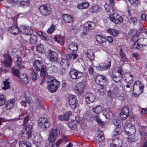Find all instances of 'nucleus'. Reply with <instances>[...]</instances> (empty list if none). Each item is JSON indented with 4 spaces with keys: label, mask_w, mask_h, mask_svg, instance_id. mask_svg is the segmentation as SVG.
<instances>
[{
    "label": "nucleus",
    "mask_w": 147,
    "mask_h": 147,
    "mask_svg": "<svg viewBox=\"0 0 147 147\" xmlns=\"http://www.w3.org/2000/svg\"><path fill=\"white\" fill-rule=\"evenodd\" d=\"M128 21L130 23H132L134 24H135L137 22V20L136 17H130L128 19Z\"/></svg>",
    "instance_id": "obj_58"
},
{
    "label": "nucleus",
    "mask_w": 147,
    "mask_h": 147,
    "mask_svg": "<svg viewBox=\"0 0 147 147\" xmlns=\"http://www.w3.org/2000/svg\"><path fill=\"white\" fill-rule=\"evenodd\" d=\"M85 86L82 82H80L77 83L76 86L75 90L76 92L78 94H80L83 92Z\"/></svg>",
    "instance_id": "obj_17"
},
{
    "label": "nucleus",
    "mask_w": 147,
    "mask_h": 147,
    "mask_svg": "<svg viewBox=\"0 0 147 147\" xmlns=\"http://www.w3.org/2000/svg\"><path fill=\"white\" fill-rule=\"evenodd\" d=\"M40 14L44 16L49 15L51 12V9L48 5H42L38 8Z\"/></svg>",
    "instance_id": "obj_3"
},
{
    "label": "nucleus",
    "mask_w": 147,
    "mask_h": 147,
    "mask_svg": "<svg viewBox=\"0 0 147 147\" xmlns=\"http://www.w3.org/2000/svg\"><path fill=\"white\" fill-rule=\"evenodd\" d=\"M140 45L137 41L134 42L131 46V48L134 50L138 49Z\"/></svg>",
    "instance_id": "obj_60"
},
{
    "label": "nucleus",
    "mask_w": 147,
    "mask_h": 147,
    "mask_svg": "<svg viewBox=\"0 0 147 147\" xmlns=\"http://www.w3.org/2000/svg\"><path fill=\"white\" fill-rule=\"evenodd\" d=\"M128 141L129 142H133L135 141L136 140V137L134 135L129 136Z\"/></svg>",
    "instance_id": "obj_63"
},
{
    "label": "nucleus",
    "mask_w": 147,
    "mask_h": 147,
    "mask_svg": "<svg viewBox=\"0 0 147 147\" xmlns=\"http://www.w3.org/2000/svg\"><path fill=\"white\" fill-rule=\"evenodd\" d=\"M55 26L53 24H52L50 28L47 30V32L49 34L52 33L55 30Z\"/></svg>",
    "instance_id": "obj_59"
},
{
    "label": "nucleus",
    "mask_w": 147,
    "mask_h": 147,
    "mask_svg": "<svg viewBox=\"0 0 147 147\" xmlns=\"http://www.w3.org/2000/svg\"><path fill=\"white\" fill-rule=\"evenodd\" d=\"M120 55L121 56L120 60L123 62L127 61V59L125 57V54L123 52V50L121 49L119 52Z\"/></svg>",
    "instance_id": "obj_37"
},
{
    "label": "nucleus",
    "mask_w": 147,
    "mask_h": 147,
    "mask_svg": "<svg viewBox=\"0 0 147 147\" xmlns=\"http://www.w3.org/2000/svg\"><path fill=\"white\" fill-rule=\"evenodd\" d=\"M42 65V61L38 60H36L34 61L33 63V67L37 71H39L40 68Z\"/></svg>",
    "instance_id": "obj_24"
},
{
    "label": "nucleus",
    "mask_w": 147,
    "mask_h": 147,
    "mask_svg": "<svg viewBox=\"0 0 147 147\" xmlns=\"http://www.w3.org/2000/svg\"><path fill=\"white\" fill-rule=\"evenodd\" d=\"M119 91L120 90L116 87L114 88L113 90V92L115 96L118 97L120 100H123L126 97V93H121L120 95H118Z\"/></svg>",
    "instance_id": "obj_16"
},
{
    "label": "nucleus",
    "mask_w": 147,
    "mask_h": 147,
    "mask_svg": "<svg viewBox=\"0 0 147 147\" xmlns=\"http://www.w3.org/2000/svg\"><path fill=\"white\" fill-rule=\"evenodd\" d=\"M105 87H102L98 89L97 92L100 95L103 96L105 94Z\"/></svg>",
    "instance_id": "obj_55"
},
{
    "label": "nucleus",
    "mask_w": 147,
    "mask_h": 147,
    "mask_svg": "<svg viewBox=\"0 0 147 147\" xmlns=\"http://www.w3.org/2000/svg\"><path fill=\"white\" fill-rule=\"evenodd\" d=\"M111 66V62L109 60L105 61L102 65L96 66V69L99 71H103L109 69Z\"/></svg>",
    "instance_id": "obj_6"
},
{
    "label": "nucleus",
    "mask_w": 147,
    "mask_h": 147,
    "mask_svg": "<svg viewBox=\"0 0 147 147\" xmlns=\"http://www.w3.org/2000/svg\"><path fill=\"white\" fill-rule=\"evenodd\" d=\"M121 77L123 79L129 84H131L132 83V76L130 73H125L124 74L121 75Z\"/></svg>",
    "instance_id": "obj_15"
},
{
    "label": "nucleus",
    "mask_w": 147,
    "mask_h": 147,
    "mask_svg": "<svg viewBox=\"0 0 147 147\" xmlns=\"http://www.w3.org/2000/svg\"><path fill=\"white\" fill-rule=\"evenodd\" d=\"M47 83L48 90L51 92H55L57 90L60 84L59 82L57 80L52 78L48 80Z\"/></svg>",
    "instance_id": "obj_1"
},
{
    "label": "nucleus",
    "mask_w": 147,
    "mask_h": 147,
    "mask_svg": "<svg viewBox=\"0 0 147 147\" xmlns=\"http://www.w3.org/2000/svg\"><path fill=\"white\" fill-rule=\"evenodd\" d=\"M57 138L53 136H52V135H50L49 134L48 140L49 142L53 143L55 142V140Z\"/></svg>",
    "instance_id": "obj_56"
},
{
    "label": "nucleus",
    "mask_w": 147,
    "mask_h": 147,
    "mask_svg": "<svg viewBox=\"0 0 147 147\" xmlns=\"http://www.w3.org/2000/svg\"><path fill=\"white\" fill-rule=\"evenodd\" d=\"M18 78H20L21 82L25 84H27L30 80V77L25 74H21Z\"/></svg>",
    "instance_id": "obj_23"
},
{
    "label": "nucleus",
    "mask_w": 147,
    "mask_h": 147,
    "mask_svg": "<svg viewBox=\"0 0 147 147\" xmlns=\"http://www.w3.org/2000/svg\"><path fill=\"white\" fill-rule=\"evenodd\" d=\"M50 134L57 138L60 134V132L57 128H53L51 131Z\"/></svg>",
    "instance_id": "obj_32"
},
{
    "label": "nucleus",
    "mask_w": 147,
    "mask_h": 147,
    "mask_svg": "<svg viewBox=\"0 0 147 147\" xmlns=\"http://www.w3.org/2000/svg\"><path fill=\"white\" fill-rule=\"evenodd\" d=\"M99 8V7L98 5L93 6L90 9V11L91 13L97 12L98 11Z\"/></svg>",
    "instance_id": "obj_48"
},
{
    "label": "nucleus",
    "mask_w": 147,
    "mask_h": 147,
    "mask_svg": "<svg viewBox=\"0 0 147 147\" xmlns=\"http://www.w3.org/2000/svg\"><path fill=\"white\" fill-rule=\"evenodd\" d=\"M49 59L52 61H55L57 60L58 55L57 52L49 50L48 56Z\"/></svg>",
    "instance_id": "obj_19"
},
{
    "label": "nucleus",
    "mask_w": 147,
    "mask_h": 147,
    "mask_svg": "<svg viewBox=\"0 0 147 147\" xmlns=\"http://www.w3.org/2000/svg\"><path fill=\"white\" fill-rule=\"evenodd\" d=\"M69 49L73 52L77 51L78 46L77 44L75 42H72L69 46Z\"/></svg>",
    "instance_id": "obj_27"
},
{
    "label": "nucleus",
    "mask_w": 147,
    "mask_h": 147,
    "mask_svg": "<svg viewBox=\"0 0 147 147\" xmlns=\"http://www.w3.org/2000/svg\"><path fill=\"white\" fill-rule=\"evenodd\" d=\"M96 39L97 42L100 44H103L106 41V38L104 37L99 35H96Z\"/></svg>",
    "instance_id": "obj_31"
},
{
    "label": "nucleus",
    "mask_w": 147,
    "mask_h": 147,
    "mask_svg": "<svg viewBox=\"0 0 147 147\" xmlns=\"http://www.w3.org/2000/svg\"><path fill=\"white\" fill-rule=\"evenodd\" d=\"M144 87L140 81H136L133 85V93L135 95H139L142 92Z\"/></svg>",
    "instance_id": "obj_2"
},
{
    "label": "nucleus",
    "mask_w": 147,
    "mask_h": 147,
    "mask_svg": "<svg viewBox=\"0 0 147 147\" xmlns=\"http://www.w3.org/2000/svg\"><path fill=\"white\" fill-rule=\"evenodd\" d=\"M68 102L71 108L74 109L77 105L78 102L76 96L74 95H71L69 96Z\"/></svg>",
    "instance_id": "obj_9"
},
{
    "label": "nucleus",
    "mask_w": 147,
    "mask_h": 147,
    "mask_svg": "<svg viewBox=\"0 0 147 147\" xmlns=\"http://www.w3.org/2000/svg\"><path fill=\"white\" fill-rule=\"evenodd\" d=\"M20 147H31L30 143L26 141H22L19 142Z\"/></svg>",
    "instance_id": "obj_36"
},
{
    "label": "nucleus",
    "mask_w": 147,
    "mask_h": 147,
    "mask_svg": "<svg viewBox=\"0 0 147 147\" xmlns=\"http://www.w3.org/2000/svg\"><path fill=\"white\" fill-rule=\"evenodd\" d=\"M30 75L33 81H35L37 78V73L33 71H32L30 72Z\"/></svg>",
    "instance_id": "obj_44"
},
{
    "label": "nucleus",
    "mask_w": 147,
    "mask_h": 147,
    "mask_svg": "<svg viewBox=\"0 0 147 147\" xmlns=\"http://www.w3.org/2000/svg\"><path fill=\"white\" fill-rule=\"evenodd\" d=\"M26 113H25L24 114V113H22L21 115H20L19 116L20 119H22V117H23V118H24V123L23 124H25L30 119V114H28L27 115Z\"/></svg>",
    "instance_id": "obj_29"
},
{
    "label": "nucleus",
    "mask_w": 147,
    "mask_h": 147,
    "mask_svg": "<svg viewBox=\"0 0 147 147\" xmlns=\"http://www.w3.org/2000/svg\"><path fill=\"white\" fill-rule=\"evenodd\" d=\"M3 84L4 85V86L2 88V89L5 90L7 89H9L10 88V83L9 82L5 80L3 82Z\"/></svg>",
    "instance_id": "obj_50"
},
{
    "label": "nucleus",
    "mask_w": 147,
    "mask_h": 147,
    "mask_svg": "<svg viewBox=\"0 0 147 147\" xmlns=\"http://www.w3.org/2000/svg\"><path fill=\"white\" fill-rule=\"evenodd\" d=\"M130 3L132 5L138 6L140 4L139 0H129Z\"/></svg>",
    "instance_id": "obj_51"
},
{
    "label": "nucleus",
    "mask_w": 147,
    "mask_h": 147,
    "mask_svg": "<svg viewBox=\"0 0 147 147\" xmlns=\"http://www.w3.org/2000/svg\"><path fill=\"white\" fill-rule=\"evenodd\" d=\"M57 138L53 136H52V135H50L49 134L48 140L49 142L53 143L55 142V140Z\"/></svg>",
    "instance_id": "obj_57"
},
{
    "label": "nucleus",
    "mask_w": 147,
    "mask_h": 147,
    "mask_svg": "<svg viewBox=\"0 0 147 147\" xmlns=\"http://www.w3.org/2000/svg\"><path fill=\"white\" fill-rule=\"evenodd\" d=\"M15 100L14 99H10L8 100L5 104V108L7 110H9L11 109L14 105Z\"/></svg>",
    "instance_id": "obj_26"
},
{
    "label": "nucleus",
    "mask_w": 147,
    "mask_h": 147,
    "mask_svg": "<svg viewBox=\"0 0 147 147\" xmlns=\"http://www.w3.org/2000/svg\"><path fill=\"white\" fill-rule=\"evenodd\" d=\"M115 70L116 71L115 74H116V75H118L119 76H121V75L122 72V69L121 67H116L115 68Z\"/></svg>",
    "instance_id": "obj_53"
},
{
    "label": "nucleus",
    "mask_w": 147,
    "mask_h": 147,
    "mask_svg": "<svg viewBox=\"0 0 147 147\" xmlns=\"http://www.w3.org/2000/svg\"><path fill=\"white\" fill-rule=\"evenodd\" d=\"M72 114L71 112L69 111L65 113L63 115L64 120L67 121Z\"/></svg>",
    "instance_id": "obj_49"
},
{
    "label": "nucleus",
    "mask_w": 147,
    "mask_h": 147,
    "mask_svg": "<svg viewBox=\"0 0 147 147\" xmlns=\"http://www.w3.org/2000/svg\"><path fill=\"white\" fill-rule=\"evenodd\" d=\"M93 111L95 113L98 114L101 112L102 108L101 106L98 105L95 106L92 109Z\"/></svg>",
    "instance_id": "obj_35"
},
{
    "label": "nucleus",
    "mask_w": 147,
    "mask_h": 147,
    "mask_svg": "<svg viewBox=\"0 0 147 147\" xmlns=\"http://www.w3.org/2000/svg\"><path fill=\"white\" fill-rule=\"evenodd\" d=\"M20 29L21 33L26 35H31L33 32L32 28L28 26H21Z\"/></svg>",
    "instance_id": "obj_10"
},
{
    "label": "nucleus",
    "mask_w": 147,
    "mask_h": 147,
    "mask_svg": "<svg viewBox=\"0 0 147 147\" xmlns=\"http://www.w3.org/2000/svg\"><path fill=\"white\" fill-rule=\"evenodd\" d=\"M36 48L37 51L39 52L42 53L44 52L43 45L41 44H38Z\"/></svg>",
    "instance_id": "obj_46"
},
{
    "label": "nucleus",
    "mask_w": 147,
    "mask_h": 147,
    "mask_svg": "<svg viewBox=\"0 0 147 147\" xmlns=\"http://www.w3.org/2000/svg\"><path fill=\"white\" fill-rule=\"evenodd\" d=\"M96 140L99 142H101L105 139V137L103 135V133L101 132L98 134L96 138Z\"/></svg>",
    "instance_id": "obj_41"
},
{
    "label": "nucleus",
    "mask_w": 147,
    "mask_h": 147,
    "mask_svg": "<svg viewBox=\"0 0 147 147\" xmlns=\"http://www.w3.org/2000/svg\"><path fill=\"white\" fill-rule=\"evenodd\" d=\"M69 74L70 78L73 79H79L83 75L82 72L78 71L74 69H70Z\"/></svg>",
    "instance_id": "obj_8"
},
{
    "label": "nucleus",
    "mask_w": 147,
    "mask_h": 147,
    "mask_svg": "<svg viewBox=\"0 0 147 147\" xmlns=\"http://www.w3.org/2000/svg\"><path fill=\"white\" fill-rule=\"evenodd\" d=\"M9 32L14 35H17L20 33V30L18 27L16 25L13 26L9 28Z\"/></svg>",
    "instance_id": "obj_20"
},
{
    "label": "nucleus",
    "mask_w": 147,
    "mask_h": 147,
    "mask_svg": "<svg viewBox=\"0 0 147 147\" xmlns=\"http://www.w3.org/2000/svg\"><path fill=\"white\" fill-rule=\"evenodd\" d=\"M63 20L66 23H70L72 20V18L71 16L69 15L64 14L63 16Z\"/></svg>",
    "instance_id": "obj_30"
},
{
    "label": "nucleus",
    "mask_w": 147,
    "mask_h": 147,
    "mask_svg": "<svg viewBox=\"0 0 147 147\" xmlns=\"http://www.w3.org/2000/svg\"><path fill=\"white\" fill-rule=\"evenodd\" d=\"M16 63L18 67H20L22 65V59L20 57L17 58Z\"/></svg>",
    "instance_id": "obj_61"
},
{
    "label": "nucleus",
    "mask_w": 147,
    "mask_h": 147,
    "mask_svg": "<svg viewBox=\"0 0 147 147\" xmlns=\"http://www.w3.org/2000/svg\"><path fill=\"white\" fill-rule=\"evenodd\" d=\"M121 126L120 127L118 126L117 127L115 130L114 131V135L117 136L121 134L122 131V129L121 127Z\"/></svg>",
    "instance_id": "obj_47"
},
{
    "label": "nucleus",
    "mask_w": 147,
    "mask_h": 147,
    "mask_svg": "<svg viewBox=\"0 0 147 147\" xmlns=\"http://www.w3.org/2000/svg\"><path fill=\"white\" fill-rule=\"evenodd\" d=\"M60 64L63 68L67 69L69 67V61L65 58H62L60 61Z\"/></svg>",
    "instance_id": "obj_22"
},
{
    "label": "nucleus",
    "mask_w": 147,
    "mask_h": 147,
    "mask_svg": "<svg viewBox=\"0 0 147 147\" xmlns=\"http://www.w3.org/2000/svg\"><path fill=\"white\" fill-rule=\"evenodd\" d=\"M107 31L108 33L115 37L119 33L118 30L115 29H109Z\"/></svg>",
    "instance_id": "obj_34"
},
{
    "label": "nucleus",
    "mask_w": 147,
    "mask_h": 147,
    "mask_svg": "<svg viewBox=\"0 0 147 147\" xmlns=\"http://www.w3.org/2000/svg\"><path fill=\"white\" fill-rule=\"evenodd\" d=\"M29 40L31 43L32 44H35L37 42V36L35 35H32L30 36Z\"/></svg>",
    "instance_id": "obj_38"
},
{
    "label": "nucleus",
    "mask_w": 147,
    "mask_h": 147,
    "mask_svg": "<svg viewBox=\"0 0 147 147\" xmlns=\"http://www.w3.org/2000/svg\"><path fill=\"white\" fill-rule=\"evenodd\" d=\"M3 56L5 58L4 61H3V63L6 67H11L12 65V59L9 56L6 55L4 54Z\"/></svg>",
    "instance_id": "obj_13"
},
{
    "label": "nucleus",
    "mask_w": 147,
    "mask_h": 147,
    "mask_svg": "<svg viewBox=\"0 0 147 147\" xmlns=\"http://www.w3.org/2000/svg\"><path fill=\"white\" fill-rule=\"evenodd\" d=\"M89 4L87 2H83L77 5V7L79 9H83L88 8Z\"/></svg>",
    "instance_id": "obj_33"
},
{
    "label": "nucleus",
    "mask_w": 147,
    "mask_h": 147,
    "mask_svg": "<svg viewBox=\"0 0 147 147\" xmlns=\"http://www.w3.org/2000/svg\"><path fill=\"white\" fill-rule=\"evenodd\" d=\"M127 127L129 128V130L127 131H126L127 134L129 135H134L136 131L135 126L131 123H127Z\"/></svg>",
    "instance_id": "obj_21"
},
{
    "label": "nucleus",
    "mask_w": 147,
    "mask_h": 147,
    "mask_svg": "<svg viewBox=\"0 0 147 147\" xmlns=\"http://www.w3.org/2000/svg\"><path fill=\"white\" fill-rule=\"evenodd\" d=\"M87 55V58L90 61H92L94 59V54L91 50H88L85 53Z\"/></svg>",
    "instance_id": "obj_25"
},
{
    "label": "nucleus",
    "mask_w": 147,
    "mask_h": 147,
    "mask_svg": "<svg viewBox=\"0 0 147 147\" xmlns=\"http://www.w3.org/2000/svg\"><path fill=\"white\" fill-rule=\"evenodd\" d=\"M37 106L38 108H40L42 109H44L45 108L43 106V104L40 100H38L37 101Z\"/></svg>",
    "instance_id": "obj_62"
},
{
    "label": "nucleus",
    "mask_w": 147,
    "mask_h": 147,
    "mask_svg": "<svg viewBox=\"0 0 147 147\" xmlns=\"http://www.w3.org/2000/svg\"><path fill=\"white\" fill-rule=\"evenodd\" d=\"M11 69L12 74L18 78H19L20 76H19L20 72L19 70L14 67H12Z\"/></svg>",
    "instance_id": "obj_43"
},
{
    "label": "nucleus",
    "mask_w": 147,
    "mask_h": 147,
    "mask_svg": "<svg viewBox=\"0 0 147 147\" xmlns=\"http://www.w3.org/2000/svg\"><path fill=\"white\" fill-rule=\"evenodd\" d=\"M23 137L26 138H30L32 134L31 130L30 129V126L28 123H27L24 126V129L20 133Z\"/></svg>",
    "instance_id": "obj_4"
},
{
    "label": "nucleus",
    "mask_w": 147,
    "mask_h": 147,
    "mask_svg": "<svg viewBox=\"0 0 147 147\" xmlns=\"http://www.w3.org/2000/svg\"><path fill=\"white\" fill-rule=\"evenodd\" d=\"M114 72H113L112 74V78L113 80L115 82H119L121 78V76L116 75L115 74H114Z\"/></svg>",
    "instance_id": "obj_39"
},
{
    "label": "nucleus",
    "mask_w": 147,
    "mask_h": 147,
    "mask_svg": "<svg viewBox=\"0 0 147 147\" xmlns=\"http://www.w3.org/2000/svg\"><path fill=\"white\" fill-rule=\"evenodd\" d=\"M6 101L5 96L3 95H0V106L3 105Z\"/></svg>",
    "instance_id": "obj_45"
},
{
    "label": "nucleus",
    "mask_w": 147,
    "mask_h": 147,
    "mask_svg": "<svg viewBox=\"0 0 147 147\" xmlns=\"http://www.w3.org/2000/svg\"><path fill=\"white\" fill-rule=\"evenodd\" d=\"M83 26L84 30H86L87 32H88L89 30L93 29L95 28L96 24L93 22H89L84 23Z\"/></svg>",
    "instance_id": "obj_18"
},
{
    "label": "nucleus",
    "mask_w": 147,
    "mask_h": 147,
    "mask_svg": "<svg viewBox=\"0 0 147 147\" xmlns=\"http://www.w3.org/2000/svg\"><path fill=\"white\" fill-rule=\"evenodd\" d=\"M129 112V109L127 107H124L120 113V117L122 119L124 120L128 117Z\"/></svg>",
    "instance_id": "obj_14"
},
{
    "label": "nucleus",
    "mask_w": 147,
    "mask_h": 147,
    "mask_svg": "<svg viewBox=\"0 0 147 147\" xmlns=\"http://www.w3.org/2000/svg\"><path fill=\"white\" fill-rule=\"evenodd\" d=\"M95 81L98 85L101 87H105L108 83L107 78L106 77L100 75L96 77Z\"/></svg>",
    "instance_id": "obj_5"
},
{
    "label": "nucleus",
    "mask_w": 147,
    "mask_h": 147,
    "mask_svg": "<svg viewBox=\"0 0 147 147\" xmlns=\"http://www.w3.org/2000/svg\"><path fill=\"white\" fill-rule=\"evenodd\" d=\"M112 124L116 126H120L121 125V122L120 119H115L112 121Z\"/></svg>",
    "instance_id": "obj_42"
},
{
    "label": "nucleus",
    "mask_w": 147,
    "mask_h": 147,
    "mask_svg": "<svg viewBox=\"0 0 147 147\" xmlns=\"http://www.w3.org/2000/svg\"><path fill=\"white\" fill-rule=\"evenodd\" d=\"M110 20L116 24H120L123 21V18L117 13H114L110 17Z\"/></svg>",
    "instance_id": "obj_11"
},
{
    "label": "nucleus",
    "mask_w": 147,
    "mask_h": 147,
    "mask_svg": "<svg viewBox=\"0 0 147 147\" xmlns=\"http://www.w3.org/2000/svg\"><path fill=\"white\" fill-rule=\"evenodd\" d=\"M103 115L107 118L110 116H112L113 115V113L109 109L107 108L103 110Z\"/></svg>",
    "instance_id": "obj_28"
},
{
    "label": "nucleus",
    "mask_w": 147,
    "mask_h": 147,
    "mask_svg": "<svg viewBox=\"0 0 147 147\" xmlns=\"http://www.w3.org/2000/svg\"><path fill=\"white\" fill-rule=\"evenodd\" d=\"M96 97L95 94L90 92H88L85 96L86 102L88 104L93 102L95 100Z\"/></svg>",
    "instance_id": "obj_12"
},
{
    "label": "nucleus",
    "mask_w": 147,
    "mask_h": 147,
    "mask_svg": "<svg viewBox=\"0 0 147 147\" xmlns=\"http://www.w3.org/2000/svg\"><path fill=\"white\" fill-rule=\"evenodd\" d=\"M38 123L39 126L43 129L48 128L50 125L48 119L45 117H41L39 119L38 121Z\"/></svg>",
    "instance_id": "obj_7"
},
{
    "label": "nucleus",
    "mask_w": 147,
    "mask_h": 147,
    "mask_svg": "<svg viewBox=\"0 0 147 147\" xmlns=\"http://www.w3.org/2000/svg\"><path fill=\"white\" fill-rule=\"evenodd\" d=\"M95 118L98 123L101 125H104V122L100 119L99 116L98 115H97L96 116Z\"/></svg>",
    "instance_id": "obj_64"
},
{
    "label": "nucleus",
    "mask_w": 147,
    "mask_h": 147,
    "mask_svg": "<svg viewBox=\"0 0 147 147\" xmlns=\"http://www.w3.org/2000/svg\"><path fill=\"white\" fill-rule=\"evenodd\" d=\"M30 3L29 0H22L20 3L21 6H28Z\"/></svg>",
    "instance_id": "obj_54"
},
{
    "label": "nucleus",
    "mask_w": 147,
    "mask_h": 147,
    "mask_svg": "<svg viewBox=\"0 0 147 147\" xmlns=\"http://www.w3.org/2000/svg\"><path fill=\"white\" fill-rule=\"evenodd\" d=\"M115 141L116 142V143L113 144L112 147H119V146L121 147V140L116 139H115Z\"/></svg>",
    "instance_id": "obj_52"
},
{
    "label": "nucleus",
    "mask_w": 147,
    "mask_h": 147,
    "mask_svg": "<svg viewBox=\"0 0 147 147\" xmlns=\"http://www.w3.org/2000/svg\"><path fill=\"white\" fill-rule=\"evenodd\" d=\"M40 75L41 76L44 77L46 74V67L44 65L42 66L40 68Z\"/></svg>",
    "instance_id": "obj_40"
}]
</instances>
